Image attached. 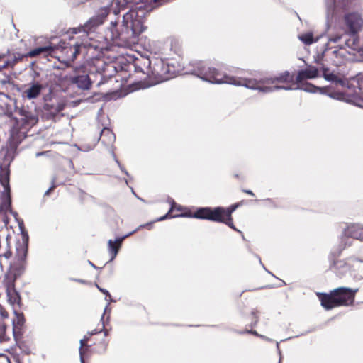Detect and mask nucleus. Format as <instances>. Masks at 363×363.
<instances>
[{
    "label": "nucleus",
    "instance_id": "19",
    "mask_svg": "<svg viewBox=\"0 0 363 363\" xmlns=\"http://www.w3.org/2000/svg\"><path fill=\"white\" fill-rule=\"evenodd\" d=\"M298 39L305 45H309L318 40L320 36H314L311 31L300 33L298 36Z\"/></svg>",
    "mask_w": 363,
    "mask_h": 363
},
{
    "label": "nucleus",
    "instance_id": "8",
    "mask_svg": "<svg viewBox=\"0 0 363 363\" xmlns=\"http://www.w3.org/2000/svg\"><path fill=\"white\" fill-rule=\"evenodd\" d=\"M108 15L106 9L103 10L102 13L99 16L91 18L83 27L79 28V31L82 30L86 34L87 38L89 33L98 26L103 23L104 18Z\"/></svg>",
    "mask_w": 363,
    "mask_h": 363
},
{
    "label": "nucleus",
    "instance_id": "40",
    "mask_svg": "<svg viewBox=\"0 0 363 363\" xmlns=\"http://www.w3.org/2000/svg\"><path fill=\"white\" fill-rule=\"evenodd\" d=\"M250 333H252V334H254V335H258V334H257V333L256 331H251ZM259 337H262V339H264V340H270L269 338H267V337H264V336H263V335H259Z\"/></svg>",
    "mask_w": 363,
    "mask_h": 363
},
{
    "label": "nucleus",
    "instance_id": "6",
    "mask_svg": "<svg viewBox=\"0 0 363 363\" xmlns=\"http://www.w3.org/2000/svg\"><path fill=\"white\" fill-rule=\"evenodd\" d=\"M153 223L154 222L141 225L135 230V232L140 228H148L149 229H150L152 226ZM133 233H134V231L128 233V235H126L123 237L117 238L114 241L112 240H109L108 241V250L109 254L111 255V261L115 259V257H116L123 240L125 238H126L127 237H128L129 235H132Z\"/></svg>",
    "mask_w": 363,
    "mask_h": 363
},
{
    "label": "nucleus",
    "instance_id": "22",
    "mask_svg": "<svg viewBox=\"0 0 363 363\" xmlns=\"http://www.w3.org/2000/svg\"><path fill=\"white\" fill-rule=\"evenodd\" d=\"M53 50V48L50 46H44L35 48L30 50L29 52L25 55V57H33L39 55L43 52H50Z\"/></svg>",
    "mask_w": 363,
    "mask_h": 363
},
{
    "label": "nucleus",
    "instance_id": "7",
    "mask_svg": "<svg viewBox=\"0 0 363 363\" xmlns=\"http://www.w3.org/2000/svg\"><path fill=\"white\" fill-rule=\"evenodd\" d=\"M352 0H325L328 15L337 14L349 9Z\"/></svg>",
    "mask_w": 363,
    "mask_h": 363
},
{
    "label": "nucleus",
    "instance_id": "27",
    "mask_svg": "<svg viewBox=\"0 0 363 363\" xmlns=\"http://www.w3.org/2000/svg\"><path fill=\"white\" fill-rule=\"evenodd\" d=\"M98 289L101 291L103 294H106L107 296H108L109 298H111V295L110 294L108 293V291L104 289H102L101 288L100 286H99L98 285H96ZM108 303H107V305L106 306L105 308H104V314H105L108 311H109L108 309V306H109V303L111 301H112V299L111 298H109L108 300H107ZM102 319L104 318V316H102L101 318Z\"/></svg>",
    "mask_w": 363,
    "mask_h": 363
},
{
    "label": "nucleus",
    "instance_id": "45",
    "mask_svg": "<svg viewBox=\"0 0 363 363\" xmlns=\"http://www.w3.org/2000/svg\"><path fill=\"white\" fill-rule=\"evenodd\" d=\"M89 263L90 264L91 266H92L93 267H95V266L91 262H89Z\"/></svg>",
    "mask_w": 363,
    "mask_h": 363
},
{
    "label": "nucleus",
    "instance_id": "16",
    "mask_svg": "<svg viewBox=\"0 0 363 363\" xmlns=\"http://www.w3.org/2000/svg\"><path fill=\"white\" fill-rule=\"evenodd\" d=\"M22 241L16 247L17 256L21 260H23L27 255L28 235L23 231L21 233Z\"/></svg>",
    "mask_w": 363,
    "mask_h": 363
},
{
    "label": "nucleus",
    "instance_id": "14",
    "mask_svg": "<svg viewBox=\"0 0 363 363\" xmlns=\"http://www.w3.org/2000/svg\"><path fill=\"white\" fill-rule=\"evenodd\" d=\"M43 90L42 84L34 82L28 85V87L23 91L22 96L23 98L28 100L35 99L38 98Z\"/></svg>",
    "mask_w": 363,
    "mask_h": 363
},
{
    "label": "nucleus",
    "instance_id": "51",
    "mask_svg": "<svg viewBox=\"0 0 363 363\" xmlns=\"http://www.w3.org/2000/svg\"><path fill=\"white\" fill-rule=\"evenodd\" d=\"M18 363H19V362H18Z\"/></svg>",
    "mask_w": 363,
    "mask_h": 363
},
{
    "label": "nucleus",
    "instance_id": "36",
    "mask_svg": "<svg viewBox=\"0 0 363 363\" xmlns=\"http://www.w3.org/2000/svg\"><path fill=\"white\" fill-rule=\"evenodd\" d=\"M0 315L2 319L7 318L9 317V313L4 310L3 308H0Z\"/></svg>",
    "mask_w": 363,
    "mask_h": 363
},
{
    "label": "nucleus",
    "instance_id": "34",
    "mask_svg": "<svg viewBox=\"0 0 363 363\" xmlns=\"http://www.w3.org/2000/svg\"><path fill=\"white\" fill-rule=\"evenodd\" d=\"M354 258L355 259V262H363V245L359 250L357 257Z\"/></svg>",
    "mask_w": 363,
    "mask_h": 363
},
{
    "label": "nucleus",
    "instance_id": "35",
    "mask_svg": "<svg viewBox=\"0 0 363 363\" xmlns=\"http://www.w3.org/2000/svg\"><path fill=\"white\" fill-rule=\"evenodd\" d=\"M341 38V36L339 35H337L334 37H332L330 38H329V40H328V43L333 42V43H337L338 42Z\"/></svg>",
    "mask_w": 363,
    "mask_h": 363
},
{
    "label": "nucleus",
    "instance_id": "9",
    "mask_svg": "<svg viewBox=\"0 0 363 363\" xmlns=\"http://www.w3.org/2000/svg\"><path fill=\"white\" fill-rule=\"evenodd\" d=\"M108 15L106 9L103 10L102 13L99 16L91 18L83 27L79 28V31L82 30L86 34L87 38L89 33L98 26L103 23L104 18Z\"/></svg>",
    "mask_w": 363,
    "mask_h": 363
},
{
    "label": "nucleus",
    "instance_id": "1",
    "mask_svg": "<svg viewBox=\"0 0 363 363\" xmlns=\"http://www.w3.org/2000/svg\"><path fill=\"white\" fill-rule=\"evenodd\" d=\"M189 67L185 73L197 76L203 81L212 84H229L235 86H242L247 89L257 90L259 93L268 94L275 90L301 89L306 92L315 93L322 89L316 87L311 84L303 83L306 79H314L318 77V71L314 67H308L298 73L296 78L297 86L288 87L279 86V84L291 82L293 80L288 72L279 74L274 77H262L259 79L242 78L238 79L227 74H223L216 69L207 66L203 62L193 61L189 63Z\"/></svg>",
    "mask_w": 363,
    "mask_h": 363
},
{
    "label": "nucleus",
    "instance_id": "28",
    "mask_svg": "<svg viewBox=\"0 0 363 363\" xmlns=\"http://www.w3.org/2000/svg\"><path fill=\"white\" fill-rule=\"evenodd\" d=\"M238 206H239L238 204H234V205L229 206L228 208H224L225 217L226 218L232 217V213L235 211V209L238 207Z\"/></svg>",
    "mask_w": 363,
    "mask_h": 363
},
{
    "label": "nucleus",
    "instance_id": "32",
    "mask_svg": "<svg viewBox=\"0 0 363 363\" xmlns=\"http://www.w3.org/2000/svg\"><path fill=\"white\" fill-rule=\"evenodd\" d=\"M353 103L355 106L363 108V97H356L353 100Z\"/></svg>",
    "mask_w": 363,
    "mask_h": 363
},
{
    "label": "nucleus",
    "instance_id": "44",
    "mask_svg": "<svg viewBox=\"0 0 363 363\" xmlns=\"http://www.w3.org/2000/svg\"><path fill=\"white\" fill-rule=\"evenodd\" d=\"M52 190V187L50 188L46 192H45V194H48L50 193V191Z\"/></svg>",
    "mask_w": 363,
    "mask_h": 363
},
{
    "label": "nucleus",
    "instance_id": "29",
    "mask_svg": "<svg viewBox=\"0 0 363 363\" xmlns=\"http://www.w3.org/2000/svg\"><path fill=\"white\" fill-rule=\"evenodd\" d=\"M86 339H82L80 340L81 347L79 348V354H80V359H81V363H84L83 355H84V350L82 349L83 346L85 345L86 342Z\"/></svg>",
    "mask_w": 363,
    "mask_h": 363
},
{
    "label": "nucleus",
    "instance_id": "25",
    "mask_svg": "<svg viewBox=\"0 0 363 363\" xmlns=\"http://www.w3.org/2000/svg\"><path fill=\"white\" fill-rule=\"evenodd\" d=\"M23 120H24L25 123H28V125H33L37 123L38 118L35 115H33L30 113H27L25 115V118Z\"/></svg>",
    "mask_w": 363,
    "mask_h": 363
},
{
    "label": "nucleus",
    "instance_id": "26",
    "mask_svg": "<svg viewBox=\"0 0 363 363\" xmlns=\"http://www.w3.org/2000/svg\"><path fill=\"white\" fill-rule=\"evenodd\" d=\"M24 57H25V55H20L18 57H15L13 59V60L11 62H10V61L6 62L3 65L0 66V70H1L2 69H4L9 66L13 67L16 62H18V61H21Z\"/></svg>",
    "mask_w": 363,
    "mask_h": 363
},
{
    "label": "nucleus",
    "instance_id": "50",
    "mask_svg": "<svg viewBox=\"0 0 363 363\" xmlns=\"http://www.w3.org/2000/svg\"><path fill=\"white\" fill-rule=\"evenodd\" d=\"M279 363H281V359H279Z\"/></svg>",
    "mask_w": 363,
    "mask_h": 363
},
{
    "label": "nucleus",
    "instance_id": "3",
    "mask_svg": "<svg viewBox=\"0 0 363 363\" xmlns=\"http://www.w3.org/2000/svg\"><path fill=\"white\" fill-rule=\"evenodd\" d=\"M357 289L340 287L330 291V294L317 293L321 306L326 310L339 306H348L353 303Z\"/></svg>",
    "mask_w": 363,
    "mask_h": 363
},
{
    "label": "nucleus",
    "instance_id": "23",
    "mask_svg": "<svg viewBox=\"0 0 363 363\" xmlns=\"http://www.w3.org/2000/svg\"><path fill=\"white\" fill-rule=\"evenodd\" d=\"M16 315V319L13 320V331L17 327H21L24 322L23 316L21 313H18L15 312Z\"/></svg>",
    "mask_w": 363,
    "mask_h": 363
},
{
    "label": "nucleus",
    "instance_id": "20",
    "mask_svg": "<svg viewBox=\"0 0 363 363\" xmlns=\"http://www.w3.org/2000/svg\"><path fill=\"white\" fill-rule=\"evenodd\" d=\"M225 211L223 207H216L211 208V220L218 223L225 221Z\"/></svg>",
    "mask_w": 363,
    "mask_h": 363
},
{
    "label": "nucleus",
    "instance_id": "13",
    "mask_svg": "<svg viewBox=\"0 0 363 363\" xmlns=\"http://www.w3.org/2000/svg\"><path fill=\"white\" fill-rule=\"evenodd\" d=\"M5 286L9 303L12 306L18 305L20 296L15 289L14 280H6Z\"/></svg>",
    "mask_w": 363,
    "mask_h": 363
},
{
    "label": "nucleus",
    "instance_id": "47",
    "mask_svg": "<svg viewBox=\"0 0 363 363\" xmlns=\"http://www.w3.org/2000/svg\"><path fill=\"white\" fill-rule=\"evenodd\" d=\"M96 331H94V332H92V333H91V335H94V334H96Z\"/></svg>",
    "mask_w": 363,
    "mask_h": 363
},
{
    "label": "nucleus",
    "instance_id": "21",
    "mask_svg": "<svg viewBox=\"0 0 363 363\" xmlns=\"http://www.w3.org/2000/svg\"><path fill=\"white\" fill-rule=\"evenodd\" d=\"M211 208L210 207L200 208L194 215H190L189 217L211 220Z\"/></svg>",
    "mask_w": 363,
    "mask_h": 363
},
{
    "label": "nucleus",
    "instance_id": "11",
    "mask_svg": "<svg viewBox=\"0 0 363 363\" xmlns=\"http://www.w3.org/2000/svg\"><path fill=\"white\" fill-rule=\"evenodd\" d=\"M69 79L72 84H75L81 89H89L91 85L89 75L84 72H83L82 74L79 72L74 75H72L69 77Z\"/></svg>",
    "mask_w": 363,
    "mask_h": 363
},
{
    "label": "nucleus",
    "instance_id": "42",
    "mask_svg": "<svg viewBox=\"0 0 363 363\" xmlns=\"http://www.w3.org/2000/svg\"><path fill=\"white\" fill-rule=\"evenodd\" d=\"M244 191L250 195H254L253 192L250 190H245Z\"/></svg>",
    "mask_w": 363,
    "mask_h": 363
},
{
    "label": "nucleus",
    "instance_id": "10",
    "mask_svg": "<svg viewBox=\"0 0 363 363\" xmlns=\"http://www.w3.org/2000/svg\"><path fill=\"white\" fill-rule=\"evenodd\" d=\"M346 24L352 33L358 32L362 27L363 19L358 13H351L345 16Z\"/></svg>",
    "mask_w": 363,
    "mask_h": 363
},
{
    "label": "nucleus",
    "instance_id": "41",
    "mask_svg": "<svg viewBox=\"0 0 363 363\" xmlns=\"http://www.w3.org/2000/svg\"><path fill=\"white\" fill-rule=\"evenodd\" d=\"M330 96L332 97V98H334V99H340V97L338 96H337V94H330Z\"/></svg>",
    "mask_w": 363,
    "mask_h": 363
},
{
    "label": "nucleus",
    "instance_id": "37",
    "mask_svg": "<svg viewBox=\"0 0 363 363\" xmlns=\"http://www.w3.org/2000/svg\"><path fill=\"white\" fill-rule=\"evenodd\" d=\"M108 134L110 140H113L114 138L113 134L109 130H104L102 132V135Z\"/></svg>",
    "mask_w": 363,
    "mask_h": 363
},
{
    "label": "nucleus",
    "instance_id": "4",
    "mask_svg": "<svg viewBox=\"0 0 363 363\" xmlns=\"http://www.w3.org/2000/svg\"><path fill=\"white\" fill-rule=\"evenodd\" d=\"M149 65L150 68L147 72V75L154 81V84L169 80L180 72L174 65H170L162 60L150 61Z\"/></svg>",
    "mask_w": 363,
    "mask_h": 363
},
{
    "label": "nucleus",
    "instance_id": "38",
    "mask_svg": "<svg viewBox=\"0 0 363 363\" xmlns=\"http://www.w3.org/2000/svg\"><path fill=\"white\" fill-rule=\"evenodd\" d=\"M6 329V325L4 323H0V332L3 335H5Z\"/></svg>",
    "mask_w": 363,
    "mask_h": 363
},
{
    "label": "nucleus",
    "instance_id": "15",
    "mask_svg": "<svg viewBox=\"0 0 363 363\" xmlns=\"http://www.w3.org/2000/svg\"><path fill=\"white\" fill-rule=\"evenodd\" d=\"M143 0H113L112 2V6L114 8V13L117 14L120 10L123 9L126 7L132 9L135 8L136 4L140 3Z\"/></svg>",
    "mask_w": 363,
    "mask_h": 363
},
{
    "label": "nucleus",
    "instance_id": "17",
    "mask_svg": "<svg viewBox=\"0 0 363 363\" xmlns=\"http://www.w3.org/2000/svg\"><path fill=\"white\" fill-rule=\"evenodd\" d=\"M345 234L354 239L363 240V225L353 224L348 226Z\"/></svg>",
    "mask_w": 363,
    "mask_h": 363
},
{
    "label": "nucleus",
    "instance_id": "48",
    "mask_svg": "<svg viewBox=\"0 0 363 363\" xmlns=\"http://www.w3.org/2000/svg\"><path fill=\"white\" fill-rule=\"evenodd\" d=\"M359 48H354V50H359Z\"/></svg>",
    "mask_w": 363,
    "mask_h": 363
},
{
    "label": "nucleus",
    "instance_id": "18",
    "mask_svg": "<svg viewBox=\"0 0 363 363\" xmlns=\"http://www.w3.org/2000/svg\"><path fill=\"white\" fill-rule=\"evenodd\" d=\"M169 203L171 204V208H170L169 211L167 212V213L162 217L157 218L154 222L162 221L167 218H176V217H179V216L189 217L190 215H186V214L171 216L170 215L171 213L173 212L175 209L177 211H182V207L179 205H177L173 200H170Z\"/></svg>",
    "mask_w": 363,
    "mask_h": 363
},
{
    "label": "nucleus",
    "instance_id": "2",
    "mask_svg": "<svg viewBox=\"0 0 363 363\" xmlns=\"http://www.w3.org/2000/svg\"><path fill=\"white\" fill-rule=\"evenodd\" d=\"M168 0H145L136 4L135 8L130 9L123 15V22L119 30L116 23H111L110 28L105 35V40L112 41L114 44L121 47H130L136 43L138 36L145 30L143 18L147 11L153 8L162 5Z\"/></svg>",
    "mask_w": 363,
    "mask_h": 363
},
{
    "label": "nucleus",
    "instance_id": "31",
    "mask_svg": "<svg viewBox=\"0 0 363 363\" xmlns=\"http://www.w3.org/2000/svg\"><path fill=\"white\" fill-rule=\"evenodd\" d=\"M353 103L355 106L363 108V97H356L353 100Z\"/></svg>",
    "mask_w": 363,
    "mask_h": 363
},
{
    "label": "nucleus",
    "instance_id": "49",
    "mask_svg": "<svg viewBox=\"0 0 363 363\" xmlns=\"http://www.w3.org/2000/svg\"><path fill=\"white\" fill-rule=\"evenodd\" d=\"M337 52V50L333 51V53H335V54H336Z\"/></svg>",
    "mask_w": 363,
    "mask_h": 363
},
{
    "label": "nucleus",
    "instance_id": "39",
    "mask_svg": "<svg viewBox=\"0 0 363 363\" xmlns=\"http://www.w3.org/2000/svg\"><path fill=\"white\" fill-rule=\"evenodd\" d=\"M324 75H325V79L329 80V81H332L335 78V76L333 74H326L325 73Z\"/></svg>",
    "mask_w": 363,
    "mask_h": 363
},
{
    "label": "nucleus",
    "instance_id": "33",
    "mask_svg": "<svg viewBox=\"0 0 363 363\" xmlns=\"http://www.w3.org/2000/svg\"><path fill=\"white\" fill-rule=\"evenodd\" d=\"M81 45H84V46H85V47H87V46L96 47V45H92L91 43H88L86 40H83V42H82L81 44H78V43H77V44H76L75 53H77V52H78V49H79V48Z\"/></svg>",
    "mask_w": 363,
    "mask_h": 363
},
{
    "label": "nucleus",
    "instance_id": "30",
    "mask_svg": "<svg viewBox=\"0 0 363 363\" xmlns=\"http://www.w3.org/2000/svg\"><path fill=\"white\" fill-rule=\"evenodd\" d=\"M223 223H225L227 225H228L230 228L238 231L233 223L232 217L230 218H225V221L223 222Z\"/></svg>",
    "mask_w": 363,
    "mask_h": 363
},
{
    "label": "nucleus",
    "instance_id": "24",
    "mask_svg": "<svg viewBox=\"0 0 363 363\" xmlns=\"http://www.w3.org/2000/svg\"><path fill=\"white\" fill-rule=\"evenodd\" d=\"M24 272V267L23 265H20L17 267H14L13 269H12V274H13V277H11V279H8L7 280H16V278H18V277H20L23 272Z\"/></svg>",
    "mask_w": 363,
    "mask_h": 363
},
{
    "label": "nucleus",
    "instance_id": "12",
    "mask_svg": "<svg viewBox=\"0 0 363 363\" xmlns=\"http://www.w3.org/2000/svg\"><path fill=\"white\" fill-rule=\"evenodd\" d=\"M355 259L350 257L347 260H338L334 264V271L339 275H344L351 271L354 267Z\"/></svg>",
    "mask_w": 363,
    "mask_h": 363
},
{
    "label": "nucleus",
    "instance_id": "43",
    "mask_svg": "<svg viewBox=\"0 0 363 363\" xmlns=\"http://www.w3.org/2000/svg\"><path fill=\"white\" fill-rule=\"evenodd\" d=\"M346 45H347L348 47H350V40H347V42L346 43Z\"/></svg>",
    "mask_w": 363,
    "mask_h": 363
},
{
    "label": "nucleus",
    "instance_id": "5",
    "mask_svg": "<svg viewBox=\"0 0 363 363\" xmlns=\"http://www.w3.org/2000/svg\"><path fill=\"white\" fill-rule=\"evenodd\" d=\"M0 182L4 187V191L2 193L3 201L0 207V220H3L6 223L4 214L7 211L10 209L11 206L9 179L8 172H6L0 176Z\"/></svg>",
    "mask_w": 363,
    "mask_h": 363
},
{
    "label": "nucleus",
    "instance_id": "46",
    "mask_svg": "<svg viewBox=\"0 0 363 363\" xmlns=\"http://www.w3.org/2000/svg\"><path fill=\"white\" fill-rule=\"evenodd\" d=\"M89 263L90 264L91 266H92L93 267H95V266L91 262H89Z\"/></svg>",
    "mask_w": 363,
    "mask_h": 363
}]
</instances>
